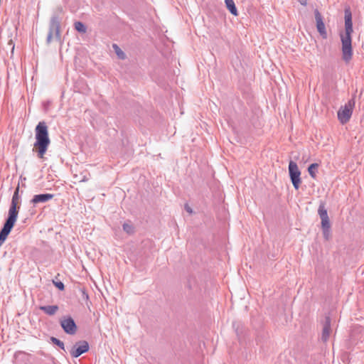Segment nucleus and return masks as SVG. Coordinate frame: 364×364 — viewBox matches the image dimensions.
I'll use <instances>...</instances> for the list:
<instances>
[{"label":"nucleus","mask_w":364,"mask_h":364,"mask_svg":"<svg viewBox=\"0 0 364 364\" xmlns=\"http://www.w3.org/2000/svg\"><path fill=\"white\" fill-rule=\"evenodd\" d=\"M353 32L352 14L349 9L345 10V33H341L342 58L349 63L353 57L351 34Z\"/></svg>","instance_id":"1"},{"label":"nucleus","mask_w":364,"mask_h":364,"mask_svg":"<svg viewBox=\"0 0 364 364\" xmlns=\"http://www.w3.org/2000/svg\"><path fill=\"white\" fill-rule=\"evenodd\" d=\"M36 141L33 144L37 151L38 157L43 159L50 144L48 127L45 122H40L35 129Z\"/></svg>","instance_id":"2"},{"label":"nucleus","mask_w":364,"mask_h":364,"mask_svg":"<svg viewBox=\"0 0 364 364\" xmlns=\"http://www.w3.org/2000/svg\"><path fill=\"white\" fill-rule=\"evenodd\" d=\"M17 205L11 203L9 210V216L6 219L3 228L0 231V245L4 242L11 230H12L18 218Z\"/></svg>","instance_id":"3"},{"label":"nucleus","mask_w":364,"mask_h":364,"mask_svg":"<svg viewBox=\"0 0 364 364\" xmlns=\"http://www.w3.org/2000/svg\"><path fill=\"white\" fill-rule=\"evenodd\" d=\"M355 104V100L352 98L338 110V118L342 124L348 122L350 119Z\"/></svg>","instance_id":"4"},{"label":"nucleus","mask_w":364,"mask_h":364,"mask_svg":"<svg viewBox=\"0 0 364 364\" xmlns=\"http://www.w3.org/2000/svg\"><path fill=\"white\" fill-rule=\"evenodd\" d=\"M60 21L57 16H52L50 24H49V31L46 38L47 44H50L53 34L55 35V38L58 41H60Z\"/></svg>","instance_id":"5"},{"label":"nucleus","mask_w":364,"mask_h":364,"mask_svg":"<svg viewBox=\"0 0 364 364\" xmlns=\"http://www.w3.org/2000/svg\"><path fill=\"white\" fill-rule=\"evenodd\" d=\"M289 173L294 188L298 190L301 183V171L296 162L290 161L289 164Z\"/></svg>","instance_id":"6"},{"label":"nucleus","mask_w":364,"mask_h":364,"mask_svg":"<svg viewBox=\"0 0 364 364\" xmlns=\"http://www.w3.org/2000/svg\"><path fill=\"white\" fill-rule=\"evenodd\" d=\"M88 350L89 343L86 341H80L73 346L70 353L73 358H77Z\"/></svg>","instance_id":"7"},{"label":"nucleus","mask_w":364,"mask_h":364,"mask_svg":"<svg viewBox=\"0 0 364 364\" xmlns=\"http://www.w3.org/2000/svg\"><path fill=\"white\" fill-rule=\"evenodd\" d=\"M60 323L66 333L74 335L76 333L77 326L75 321L70 316L62 318Z\"/></svg>","instance_id":"8"},{"label":"nucleus","mask_w":364,"mask_h":364,"mask_svg":"<svg viewBox=\"0 0 364 364\" xmlns=\"http://www.w3.org/2000/svg\"><path fill=\"white\" fill-rule=\"evenodd\" d=\"M318 213L321 220L322 230L323 229H330L331 228L330 220H329L327 210L325 208L324 203H321L319 205V207L318 209Z\"/></svg>","instance_id":"9"},{"label":"nucleus","mask_w":364,"mask_h":364,"mask_svg":"<svg viewBox=\"0 0 364 364\" xmlns=\"http://www.w3.org/2000/svg\"><path fill=\"white\" fill-rule=\"evenodd\" d=\"M315 19L316 22V28L318 32L323 37V38H327V33L326 30L325 24L323 21V18L318 9L314 11Z\"/></svg>","instance_id":"10"},{"label":"nucleus","mask_w":364,"mask_h":364,"mask_svg":"<svg viewBox=\"0 0 364 364\" xmlns=\"http://www.w3.org/2000/svg\"><path fill=\"white\" fill-rule=\"evenodd\" d=\"M331 333V318L329 316H326L323 323L321 339L323 341L326 342L329 338Z\"/></svg>","instance_id":"11"},{"label":"nucleus","mask_w":364,"mask_h":364,"mask_svg":"<svg viewBox=\"0 0 364 364\" xmlns=\"http://www.w3.org/2000/svg\"><path fill=\"white\" fill-rule=\"evenodd\" d=\"M54 197L53 194L51 193H43V194H38L35 195L33 198L31 200V203L33 204H37L39 203H46L51 199H53Z\"/></svg>","instance_id":"12"},{"label":"nucleus","mask_w":364,"mask_h":364,"mask_svg":"<svg viewBox=\"0 0 364 364\" xmlns=\"http://www.w3.org/2000/svg\"><path fill=\"white\" fill-rule=\"evenodd\" d=\"M39 309L43 311L45 314L49 316H53L56 314L58 310V306L57 305H51V306H41Z\"/></svg>","instance_id":"13"},{"label":"nucleus","mask_w":364,"mask_h":364,"mask_svg":"<svg viewBox=\"0 0 364 364\" xmlns=\"http://www.w3.org/2000/svg\"><path fill=\"white\" fill-rule=\"evenodd\" d=\"M227 9L234 16H237V10L233 0H225Z\"/></svg>","instance_id":"14"},{"label":"nucleus","mask_w":364,"mask_h":364,"mask_svg":"<svg viewBox=\"0 0 364 364\" xmlns=\"http://www.w3.org/2000/svg\"><path fill=\"white\" fill-rule=\"evenodd\" d=\"M318 167V164H311L309 168H308V172L309 175L313 178H315L316 177V172Z\"/></svg>","instance_id":"15"},{"label":"nucleus","mask_w":364,"mask_h":364,"mask_svg":"<svg viewBox=\"0 0 364 364\" xmlns=\"http://www.w3.org/2000/svg\"><path fill=\"white\" fill-rule=\"evenodd\" d=\"M112 48H114L116 55L119 59L124 60L126 58V55L124 51L117 45L113 44Z\"/></svg>","instance_id":"16"},{"label":"nucleus","mask_w":364,"mask_h":364,"mask_svg":"<svg viewBox=\"0 0 364 364\" xmlns=\"http://www.w3.org/2000/svg\"><path fill=\"white\" fill-rule=\"evenodd\" d=\"M75 28L80 33H85L87 31V28L85 24L80 21H76L74 24Z\"/></svg>","instance_id":"17"},{"label":"nucleus","mask_w":364,"mask_h":364,"mask_svg":"<svg viewBox=\"0 0 364 364\" xmlns=\"http://www.w3.org/2000/svg\"><path fill=\"white\" fill-rule=\"evenodd\" d=\"M50 341L51 342L58 346V347H60L62 350H65V345L63 343V342H62L61 341H60L59 339L55 338V337H51L50 338Z\"/></svg>","instance_id":"18"},{"label":"nucleus","mask_w":364,"mask_h":364,"mask_svg":"<svg viewBox=\"0 0 364 364\" xmlns=\"http://www.w3.org/2000/svg\"><path fill=\"white\" fill-rule=\"evenodd\" d=\"M123 230L128 234H132L134 232L133 226L128 223H124Z\"/></svg>","instance_id":"19"},{"label":"nucleus","mask_w":364,"mask_h":364,"mask_svg":"<svg viewBox=\"0 0 364 364\" xmlns=\"http://www.w3.org/2000/svg\"><path fill=\"white\" fill-rule=\"evenodd\" d=\"M322 230H323V237L325 238L326 240H328L329 238L331 237L330 229H323Z\"/></svg>","instance_id":"20"},{"label":"nucleus","mask_w":364,"mask_h":364,"mask_svg":"<svg viewBox=\"0 0 364 364\" xmlns=\"http://www.w3.org/2000/svg\"><path fill=\"white\" fill-rule=\"evenodd\" d=\"M18 199V188H16V191L14 192V195H13V197H12V200H11V203H14L17 205V200Z\"/></svg>","instance_id":"21"},{"label":"nucleus","mask_w":364,"mask_h":364,"mask_svg":"<svg viewBox=\"0 0 364 364\" xmlns=\"http://www.w3.org/2000/svg\"><path fill=\"white\" fill-rule=\"evenodd\" d=\"M55 286L60 290H63L65 288L63 283L61 282H55Z\"/></svg>","instance_id":"22"},{"label":"nucleus","mask_w":364,"mask_h":364,"mask_svg":"<svg viewBox=\"0 0 364 364\" xmlns=\"http://www.w3.org/2000/svg\"><path fill=\"white\" fill-rule=\"evenodd\" d=\"M80 291L82 293V298L85 300H87L89 298V296H88L87 293L86 292L85 289H81Z\"/></svg>","instance_id":"23"},{"label":"nucleus","mask_w":364,"mask_h":364,"mask_svg":"<svg viewBox=\"0 0 364 364\" xmlns=\"http://www.w3.org/2000/svg\"><path fill=\"white\" fill-rule=\"evenodd\" d=\"M89 180V177L87 176H83V177L80 180V182H86Z\"/></svg>","instance_id":"24"},{"label":"nucleus","mask_w":364,"mask_h":364,"mask_svg":"<svg viewBox=\"0 0 364 364\" xmlns=\"http://www.w3.org/2000/svg\"><path fill=\"white\" fill-rule=\"evenodd\" d=\"M186 210L189 213H192L193 210L191 207H189L188 205H186L185 206Z\"/></svg>","instance_id":"25"},{"label":"nucleus","mask_w":364,"mask_h":364,"mask_svg":"<svg viewBox=\"0 0 364 364\" xmlns=\"http://www.w3.org/2000/svg\"><path fill=\"white\" fill-rule=\"evenodd\" d=\"M298 1L303 6H306L307 4V0H298Z\"/></svg>","instance_id":"26"}]
</instances>
